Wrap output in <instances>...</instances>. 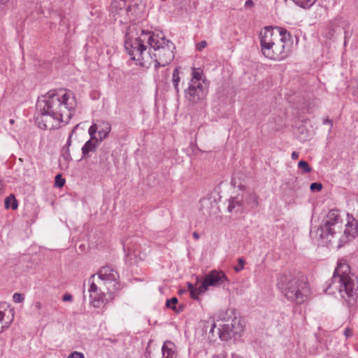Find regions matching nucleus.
Here are the masks:
<instances>
[{
	"label": "nucleus",
	"mask_w": 358,
	"mask_h": 358,
	"mask_svg": "<svg viewBox=\"0 0 358 358\" xmlns=\"http://www.w3.org/2000/svg\"><path fill=\"white\" fill-rule=\"evenodd\" d=\"M76 107L74 96L64 90H50L38 99L36 118L41 129H55L61 123H68L73 115Z\"/></svg>",
	"instance_id": "f257e3e1"
},
{
	"label": "nucleus",
	"mask_w": 358,
	"mask_h": 358,
	"mask_svg": "<svg viewBox=\"0 0 358 358\" xmlns=\"http://www.w3.org/2000/svg\"><path fill=\"white\" fill-rule=\"evenodd\" d=\"M260 45L262 54L272 60L281 61L291 52L292 40L285 29L266 27L260 32Z\"/></svg>",
	"instance_id": "f03ea898"
},
{
	"label": "nucleus",
	"mask_w": 358,
	"mask_h": 358,
	"mask_svg": "<svg viewBox=\"0 0 358 358\" xmlns=\"http://www.w3.org/2000/svg\"><path fill=\"white\" fill-rule=\"evenodd\" d=\"M152 31H145L136 25L128 27L124 38V48L131 59L141 66L150 68L152 64V53L150 47Z\"/></svg>",
	"instance_id": "7ed1b4c3"
},
{
	"label": "nucleus",
	"mask_w": 358,
	"mask_h": 358,
	"mask_svg": "<svg viewBox=\"0 0 358 358\" xmlns=\"http://www.w3.org/2000/svg\"><path fill=\"white\" fill-rule=\"evenodd\" d=\"M327 283L324 292L334 294L338 292L349 307L354 306L358 296V285L353 275L350 274V266L346 263H339L333 276Z\"/></svg>",
	"instance_id": "20e7f679"
},
{
	"label": "nucleus",
	"mask_w": 358,
	"mask_h": 358,
	"mask_svg": "<svg viewBox=\"0 0 358 358\" xmlns=\"http://www.w3.org/2000/svg\"><path fill=\"white\" fill-rule=\"evenodd\" d=\"M277 287L287 300L297 304L307 301L310 294L306 279L291 272H284L279 275Z\"/></svg>",
	"instance_id": "39448f33"
},
{
	"label": "nucleus",
	"mask_w": 358,
	"mask_h": 358,
	"mask_svg": "<svg viewBox=\"0 0 358 358\" xmlns=\"http://www.w3.org/2000/svg\"><path fill=\"white\" fill-rule=\"evenodd\" d=\"M150 48L153 49L155 52L152 57V63L154 66L157 69L159 66H165L169 65L174 59V50L176 47L173 43L167 40L162 34H155L152 31Z\"/></svg>",
	"instance_id": "423d86ee"
},
{
	"label": "nucleus",
	"mask_w": 358,
	"mask_h": 358,
	"mask_svg": "<svg viewBox=\"0 0 358 358\" xmlns=\"http://www.w3.org/2000/svg\"><path fill=\"white\" fill-rule=\"evenodd\" d=\"M343 222L339 211L332 209L328 212L323 218L320 227L317 229L316 234L324 244L332 242L336 235L341 233Z\"/></svg>",
	"instance_id": "0eeeda50"
},
{
	"label": "nucleus",
	"mask_w": 358,
	"mask_h": 358,
	"mask_svg": "<svg viewBox=\"0 0 358 358\" xmlns=\"http://www.w3.org/2000/svg\"><path fill=\"white\" fill-rule=\"evenodd\" d=\"M234 310H227L220 312L218 317L220 320L227 322L218 329L219 336L222 341H228L232 336L240 335L243 331V325L241 320L233 317Z\"/></svg>",
	"instance_id": "6e6552de"
},
{
	"label": "nucleus",
	"mask_w": 358,
	"mask_h": 358,
	"mask_svg": "<svg viewBox=\"0 0 358 358\" xmlns=\"http://www.w3.org/2000/svg\"><path fill=\"white\" fill-rule=\"evenodd\" d=\"M184 94L188 105L195 106L205 99L208 90L203 86V83H188Z\"/></svg>",
	"instance_id": "1a4fd4ad"
},
{
	"label": "nucleus",
	"mask_w": 358,
	"mask_h": 358,
	"mask_svg": "<svg viewBox=\"0 0 358 358\" xmlns=\"http://www.w3.org/2000/svg\"><path fill=\"white\" fill-rule=\"evenodd\" d=\"M138 6L137 3L134 5H127V0H115L110 6V11L114 15L130 16L137 15Z\"/></svg>",
	"instance_id": "9d476101"
},
{
	"label": "nucleus",
	"mask_w": 358,
	"mask_h": 358,
	"mask_svg": "<svg viewBox=\"0 0 358 358\" xmlns=\"http://www.w3.org/2000/svg\"><path fill=\"white\" fill-rule=\"evenodd\" d=\"M348 220L345 224L343 234L339 238L338 248L350 241L358 235V222L352 215L348 214Z\"/></svg>",
	"instance_id": "9b49d317"
},
{
	"label": "nucleus",
	"mask_w": 358,
	"mask_h": 358,
	"mask_svg": "<svg viewBox=\"0 0 358 358\" xmlns=\"http://www.w3.org/2000/svg\"><path fill=\"white\" fill-rule=\"evenodd\" d=\"M227 279V276L223 272L212 271L205 275L203 281L200 285V292H206L209 286L221 285Z\"/></svg>",
	"instance_id": "f8f14e48"
},
{
	"label": "nucleus",
	"mask_w": 358,
	"mask_h": 358,
	"mask_svg": "<svg viewBox=\"0 0 358 358\" xmlns=\"http://www.w3.org/2000/svg\"><path fill=\"white\" fill-rule=\"evenodd\" d=\"M201 211L204 215L210 216L217 213V206L215 201L210 198H203L200 201Z\"/></svg>",
	"instance_id": "ddd939ff"
},
{
	"label": "nucleus",
	"mask_w": 358,
	"mask_h": 358,
	"mask_svg": "<svg viewBox=\"0 0 358 358\" xmlns=\"http://www.w3.org/2000/svg\"><path fill=\"white\" fill-rule=\"evenodd\" d=\"M97 275L101 280L105 281L113 282L117 280L119 278L117 272L108 266L101 268Z\"/></svg>",
	"instance_id": "4468645a"
},
{
	"label": "nucleus",
	"mask_w": 358,
	"mask_h": 358,
	"mask_svg": "<svg viewBox=\"0 0 358 358\" xmlns=\"http://www.w3.org/2000/svg\"><path fill=\"white\" fill-rule=\"evenodd\" d=\"M176 350V347L175 344L170 341H166L162 348V358H176L177 353Z\"/></svg>",
	"instance_id": "2eb2a0df"
},
{
	"label": "nucleus",
	"mask_w": 358,
	"mask_h": 358,
	"mask_svg": "<svg viewBox=\"0 0 358 358\" xmlns=\"http://www.w3.org/2000/svg\"><path fill=\"white\" fill-rule=\"evenodd\" d=\"M101 141L97 138L88 140L82 148V158H87L90 152H94Z\"/></svg>",
	"instance_id": "dca6fc26"
},
{
	"label": "nucleus",
	"mask_w": 358,
	"mask_h": 358,
	"mask_svg": "<svg viewBox=\"0 0 358 358\" xmlns=\"http://www.w3.org/2000/svg\"><path fill=\"white\" fill-rule=\"evenodd\" d=\"M244 201L243 198L239 199L238 196L231 197L229 200V205L227 207L228 211L233 212H242L243 210Z\"/></svg>",
	"instance_id": "f3484780"
},
{
	"label": "nucleus",
	"mask_w": 358,
	"mask_h": 358,
	"mask_svg": "<svg viewBox=\"0 0 358 358\" xmlns=\"http://www.w3.org/2000/svg\"><path fill=\"white\" fill-rule=\"evenodd\" d=\"M242 198L244 201V204L250 206L252 208H256L259 206V196L253 191L246 192Z\"/></svg>",
	"instance_id": "a211bd4d"
},
{
	"label": "nucleus",
	"mask_w": 358,
	"mask_h": 358,
	"mask_svg": "<svg viewBox=\"0 0 358 358\" xmlns=\"http://www.w3.org/2000/svg\"><path fill=\"white\" fill-rule=\"evenodd\" d=\"M98 134L99 136V140L101 142L105 139L109 134L111 130L110 124L107 121H98Z\"/></svg>",
	"instance_id": "6ab92c4d"
},
{
	"label": "nucleus",
	"mask_w": 358,
	"mask_h": 358,
	"mask_svg": "<svg viewBox=\"0 0 358 358\" xmlns=\"http://www.w3.org/2000/svg\"><path fill=\"white\" fill-rule=\"evenodd\" d=\"M95 274H93L91 275V277L89 279V282L90 284V288H89V292L90 293V298L93 299L91 301V303L94 307L98 308L100 306V301L99 299H96V296H93L92 293H95L98 290V287L94 283L93 278H94Z\"/></svg>",
	"instance_id": "aec40b11"
},
{
	"label": "nucleus",
	"mask_w": 358,
	"mask_h": 358,
	"mask_svg": "<svg viewBox=\"0 0 358 358\" xmlns=\"http://www.w3.org/2000/svg\"><path fill=\"white\" fill-rule=\"evenodd\" d=\"M191 75L192 78L189 83H203L202 81L203 71L201 69L193 67Z\"/></svg>",
	"instance_id": "412c9836"
},
{
	"label": "nucleus",
	"mask_w": 358,
	"mask_h": 358,
	"mask_svg": "<svg viewBox=\"0 0 358 358\" xmlns=\"http://www.w3.org/2000/svg\"><path fill=\"white\" fill-rule=\"evenodd\" d=\"M180 80V71H179V68L178 67L174 69V71L173 72V75H172V82H173V85L174 89L176 90V93H179V92H180V89L178 87Z\"/></svg>",
	"instance_id": "4be33fe9"
},
{
	"label": "nucleus",
	"mask_w": 358,
	"mask_h": 358,
	"mask_svg": "<svg viewBox=\"0 0 358 358\" xmlns=\"http://www.w3.org/2000/svg\"><path fill=\"white\" fill-rule=\"evenodd\" d=\"M5 208L15 210L17 208V202L13 194H10L5 199Z\"/></svg>",
	"instance_id": "5701e85b"
},
{
	"label": "nucleus",
	"mask_w": 358,
	"mask_h": 358,
	"mask_svg": "<svg viewBox=\"0 0 358 358\" xmlns=\"http://www.w3.org/2000/svg\"><path fill=\"white\" fill-rule=\"evenodd\" d=\"M187 287H188V290L190 292L191 297L193 299H198L199 296L201 294H203L205 292H200V286L199 287H195V286L190 282L187 283Z\"/></svg>",
	"instance_id": "b1692460"
},
{
	"label": "nucleus",
	"mask_w": 358,
	"mask_h": 358,
	"mask_svg": "<svg viewBox=\"0 0 358 358\" xmlns=\"http://www.w3.org/2000/svg\"><path fill=\"white\" fill-rule=\"evenodd\" d=\"M122 244L123 246V250L126 254L127 256H131V255H136V249H134L131 246L129 245L130 242L128 241V240H126L124 241H122Z\"/></svg>",
	"instance_id": "393cba45"
},
{
	"label": "nucleus",
	"mask_w": 358,
	"mask_h": 358,
	"mask_svg": "<svg viewBox=\"0 0 358 358\" xmlns=\"http://www.w3.org/2000/svg\"><path fill=\"white\" fill-rule=\"evenodd\" d=\"M315 1L316 0H294V3L304 9H308Z\"/></svg>",
	"instance_id": "a878e982"
},
{
	"label": "nucleus",
	"mask_w": 358,
	"mask_h": 358,
	"mask_svg": "<svg viewBox=\"0 0 358 358\" xmlns=\"http://www.w3.org/2000/svg\"><path fill=\"white\" fill-rule=\"evenodd\" d=\"M298 167L299 169H301L303 170V173H310L312 171L311 167L309 166L307 162L306 161H300L298 163Z\"/></svg>",
	"instance_id": "bb28decb"
},
{
	"label": "nucleus",
	"mask_w": 358,
	"mask_h": 358,
	"mask_svg": "<svg viewBox=\"0 0 358 358\" xmlns=\"http://www.w3.org/2000/svg\"><path fill=\"white\" fill-rule=\"evenodd\" d=\"M178 300L176 297H172L170 299H167L166 302V306L169 308H171L172 310H176V305L178 303Z\"/></svg>",
	"instance_id": "cd10ccee"
},
{
	"label": "nucleus",
	"mask_w": 358,
	"mask_h": 358,
	"mask_svg": "<svg viewBox=\"0 0 358 358\" xmlns=\"http://www.w3.org/2000/svg\"><path fill=\"white\" fill-rule=\"evenodd\" d=\"M62 157L63 159L66 162V165L68 164V162L72 159L69 152V149L68 148H63Z\"/></svg>",
	"instance_id": "c85d7f7f"
},
{
	"label": "nucleus",
	"mask_w": 358,
	"mask_h": 358,
	"mask_svg": "<svg viewBox=\"0 0 358 358\" xmlns=\"http://www.w3.org/2000/svg\"><path fill=\"white\" fill-rule=\"evenodd\" d=\"M55 186L62 187L65 184V179H64L61 174H57L55 178Z\"/></svg>",
	"instance_id": "c756f323"
},
{
	"label": "nucleus",
	"mask_w": 358,
	"mask_h": 358,
	"mask_svg": "<svg viewBox=\"0 0 358 358\" xmlns=\"http://www.w3.org/2000/svg\"><path fill=\"white\" fill-rule=\"evenodd\" d=\"M88 132H89V134L91 136V138L90 139H94L96 138L94 137V135L96 132H98V126H97V123L96 124H93L92 125L90 126V127L89 128V130H88Z\"/></svg>",
	"instance_id": "7c9ffc66"
},
{
	"label": "nucleus",
	"mask_w": 358,
	"mask_h": 358,
	"mask_svg": "<svg viewBox=\"0 0 358 358\" xmlns=\"http://www.w3.org/2000/svg\"><path fill=\"white\" fill-rule=\"evenodd\" d=\"M310 189L313 192H320L322 189V185L320 182H313L310 184Z\"/></svg>",
	"instance_id": "2f4dec72"
},
{
	"label": "nucleus",
	"mask_w": 358,
	"mask_h": 358,
	"mask_svg": "<svg viewBox=\"0 0 358 358\" xmlns=\"http://www.w3.org/2000/svg\"><path fill=\"white\" fill-rule=\"evenodd\" d=\"M13 299L15 303H22L24 300V296L20 293H15L13 296Z\"/></svg>",
	"instance_id": "473e14b6"
},
{
	"label": "nucleus",
	"mask_w": 358,
	"mask_h": 358,
	"mask_svg": "<svg viewBox=\"0 0 358 358\" xmlns=\"http://www.w3.org/2000/svg\"><path fill=\"white\" fill-rule=\"evenodd\" d=\"M245 261L243 258L238 259V264L234 267V270L236 272H239L243 268Z\"/></svg>",
	"instance_id": "72a5a7b5"
},
{
	"label": "nucleus",
	"mask_w": 358,
	"mask_h": 358,
	"mask_svg": "<svg viewBox=\"0 0 358 358\" xmlns=\"http://www.w3.org/2000/svg\"><path fill=\"white\" fill-rule=\"evenodd\" d=\"M67 358H85V357L83 353L75 351L71 353Z\"/></svg>",
	"instance_id": "f704fd0d"
},
{
	"label": "nucleus",
	"mask_w": 358,
	"mask_h": 358,
	"mask_svg": "<svg viewBox=\"0 0 358 358\" xmlns=\"http://www.w3.org/2000/svg\"><path fill=\"white\" fill-rule=\"evenodd\" d=\"M207 46V43L206 41H201L196 44V50L199 51H201Z\"/></svg>",
	"instance_id": "c9c22d12"
},
{
	"label": "nucleus",
	"mask_w": 358,
	"mask_h": 358,
	"mask_svg": "<svg viewBox=\"0 0 358 358\" xmlns=\"http://www.w3.org/2000/svg\"><path fill=\"white\" fill-rule=\"evenodd\" d=\"M343 334L345 335V336L348 338H350L352 336L353 334V331L352 329L350 328H345V329L343 331Z\"/></svg>",
	"instance_id": "e433bc0d"
},
{
	"label": "nucleus",
	"mask_w": 358,
	"mask_h": 358,
	"mask_svg": "<svg viewBox=\"0 0 358 358\" xmlns=\"http://www.w3.org/2000/svg\"><path fill=\"white\" fill-rule=\"evenodd\" d=\"M76 127H75L71 133L70 134V135L69 136V138H68V140H67V142H66V147L65 148H68L69 149V147L71 146V137H72V135H73V133L74 132V130L76 129Z\"/></svg>",
	"instance_id": "4c0bfd02"
},
{
	"label": "nucleus",
	"mask_w": 358,
	"mask_h": 358,
	"mask_svg": "<svg viewBox=\"0 0 358 358\" xmlns=\"http://www.w3.org/2000/svg\"><path fill=\"white\" fill-rule=\"evenodd\" d=\"M72 299H73V296L70 294H66L62 297V300L64 301H71Z\"/></svg>",
	"instance_id": "58836bf2"
},
{
	"label": "nucleus",
	"mask_w": 358,
	"mask_h": 358,
	"mask_svg": "<svg viewBox=\"0 0 358 358\" xmlns=\"http://www.w3.org/2000/svg\"><path fill=\"white\" fill-rule=\"evenodd\" d=\"M254 5V3L252 0H247L245 3V7L247 8H252Z\"/></svg>",
	"instance_id": "ea45409f"
},
{
	"label": "nucleus",
	"mask_w": 358,
	"mask_h": 358,
	"mask_svg": "<svg viewBox=\"0 0 358 358\" xmlns=\"http://www.w3.org/2000/svg\"><path fill=\"white\" fill-rule=\"evenodd\" d=\"M299 154L297 152L294 151L292 153V159H294V160L297 159L299 158Z\"/></svg>",
	"instance_id": "a19ab883"
},
{
	"label": "nucleus",
	"mask_w": 358,
	"mask_h": 358,
	"mask_svg": "<svg viewBox=\"0 0 358 358\" xmlns=\"http://www.w3.org/2000/svg\"><path fill=\"white\" fill-rule=\"evenodd\" d=\"M331 124V127H332L333 124H332V121L328 118L327 119H324L323 120V124Z\"/></svg>",
	"instance_id": "79ce46f5"
},
{
	"label": "nucleus",
	"mask_w": 358,
	"mask_h": 358,
	"mask_svg": "<svg viewBox=\"0 0 358 358\" xmlns=\"http://www.w3.org/2000/svg\"><path fill=\"white\" fill-rule=\"evenodd\" d=\"M35 308L36 310H40L42 308V303L39 301L36 302Z\"/></svg>",
	"instance_id": "37998d69"
},
{
	"label": "nucleus",
	"mask_w": 358,
	"mask_h": 358,
	"mask_svg": "<svg viewBox=\"0 0 358 358\" xmlns=\"http://www.w3.org/2000/svg\"><path fill=\"white\" fill-rule=\"evenodd\" d=\"M192 236L196 240H198L199 238V235L197 232H194Z\"/></svg>",
	"instance_id": "c03bdc74"
},
{
	"label": "nucleus",
	"mask_w": 358,
	"mask_h": 358,
	"mask_svg": "<svg viewBox=\"0 0 358 358\" xmlns=\"http://www.w3.org/2000/svg\"><path fill=\"white\" fill-rule=\"evenodd\" d=\"M5 314L3 312L0 310V322H1L4 318Z\"/></svg>",
	"instance_id": "a18cd8bd"
},
{
	"label": "nucleus",
	"mask_w": 358,
	"mask_h": 358,
	"mask_svg": "<svg viewBox=\"0 0 358 358\" xmlns=\"http://www.w3.org/2000/svg\"><path fill=\"white\" fill-rule=\"evenodd\" d=\"M355 94L358 96V85H357V89L355 90Z\"/></svg>",
	"instance_id": "49530a36"
},
{
	"label": "nucleus",
	"mask_w": 358,
	"mask_h": 358,
	"mask_svg": "<svg viewBox=\"0 0 358 358\" xmlns=\"http://www.w3.org/2000/svg\"><path fill=\"white\" fill-rule=\"evenodd\" d=\"M231 183H233L234 185H236L235 178L232 179Z\"/></svg>",
	"instance_id": "de8ad7c7"
},
{
	"label": "nucleus",
	"mask_w": 358,
	"mask_h": 358,
	"mask_svg": "<svg viewBox=\"0 0 358 358\" xmlns=\"http://www.w3.org/2000/svg\"><path fill=\"white\" fill-rule=\"evenodd\" d=\"M3 331V327L1 326V329H0V333L2 332Z\"/></svg>",
	"instance_id": "09e8293b"
},
{
	"label": "nucleus",
	"mask_w": 358,
	"mask_h": 358,
	"mask_svg": "<svg viewBox=\"0 0 358 358\" xmlns=\"http://www.w3.org/2000/svg\"><path fill=\"white\" fill-rule=\"evenodd\" d=\"M180 310H182V306H180V310H178V313H180Z\"/></svg>",
	"instance_id": "8fccbe9b"
},
{
	"label": "nucleus",
	"mask_w": 358,
	"mask_h": 358,
	"mask_svg": "<svg viewBox=\"0 0 358 358\" xmlns=\"http://www.w3.org/2000/svg\"><path fill=\"white\" fill-rule=\"evenodd\" d=\"M10 122L11 124H13V123L14 122V120H10Z\"/></svg>",
	"instance_id": "3c124183"
},
{
	"label": "nucleus",
	"mask_w": 358,
	"mask_h": 358,
	"mask_svg": "<svg viewBox=\"0 0 358 358\" xmlns=\"http://www.w3.org/2000/svg\"><path fill=\"white\" fill-rule=\"evenodd\" d=\"M213 358H219L218 357H213Z\"/></svg>",
	"instance_id": "603ef678"
},
{
	"label": "nucleus",
	"mask_w": 358,
	"mask_h": 358,
	"mask_svg": "<svg viewBox=\"0 0 358 358\" xmlns=\"http://www.w3.org/2000/svg\"><path fill=\"white\" fill-rule=\"evenodd\" d=\"M150 358V357H149Z\"/></svg>",
	"instance_id": "864d4df0"
}]
</instances>
